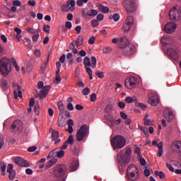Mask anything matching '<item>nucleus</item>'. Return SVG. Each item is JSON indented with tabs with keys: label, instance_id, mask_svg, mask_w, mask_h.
I'll return each mask as SVG.
<instances>
[{
	"label": "nucleus",
	"instance_id": "6",
	"mask_svg": "<svg viewBox=\"0 0 181 181\" xmlns=\"http://www.w3.org/2000/svg\"><path fill=\"white\" fill-rule=\"evenodd\" d=\"M122 6L127 13H134L136 11V3L134 0H124Z\"/></svg>",
	"mask_w": 181,
	"mask_h": 181
},
{
	"label": "nucleus",
	"instance_id": "42",
	"mask_svg": "<svg viewBox=\"0 0 181 181\" xmlns=\"http://www.w3.org/2000/svg\"><path fill=\"white\" fill-rule=\"evenodd\" d=\"M1 172H6V163L1 162L0 164Z\"/></svg>",
	"mask_w": 181,
	"mask_h": 181
},
{
	"label": "nucleus",
	"instance_id": "45",
	"mask_svg": "<svg viewBox=\"0 0 181 181\" xmlns=\"http://www.w3.org/2000/svg\"><path fill=\"white\" fill-rule=\"evenodd\" d=\"M40 107L39 106V104L35 105L34 107V112L36 114V115H39V109Z\"/></svg>",
	"mask_w": 181,
	"mask_h": 181
},
{
	"label": "nucleus",
	"instance_id": "24",
	"mask_svg": "<svg viewBox=\"0 0 181 181\" xmlns=\"http://www.w3.org/2000/svg\"><path fill=\"white\" fill-rule=\"evenodd\" d=\"M148 102L153 107H156V105H158V97H156V96H151L148 99Z\"/></svg>",
	"mask_w": 181,
	"mask_h": 181
},
{
	"label": "nucleus",
	"instance_id": "12",
	"mask_svg": "<svg viewBox=\"0 0 181 181\" xmlns=\"http://www.w3.org/2000/svg\"><path fill=\"white\" fill-rule=\"evenodd\" d=\"M132 25H134V17L129 16L123 25L124 32H129V29H131Z\"/></svg>",
	"mask_w": 181,
	"mask_h": 181
},
{
	"label": "nucleus",
	"instance_id": "29",
	"mask_svg": "<svg viewBox=\"0 0 181 181\" xmlns=\"http://www.w3.org/2000/svg\"><path fill=\"white\" fill-rule=\"evenodd\" d=\"M84 41V38L83 37V36L79 35L77 40L75 41V44L76 45V47H78V46H81V45H83Z\"/></svg>",
	"mask_w": 181,
	"mask_h": 181
},
{
	"label": "nucleus",
	"instance_id": "32",
	"mask_svg": "<svg viewBox=\"0 0 181 181\" xmlns=\"http://www.w3.org/2000/svg\"><path fill=\"white\" fill-rule=\"evenodd\" d=\"M156 176H158L160 179H165L166 175H165L164 173L162 171H155Z\"/></svg>",
	"mask_w": 181,
	"mask_h": 181
},
{
	"label": "nucleus",
	"instance_id": "8",
	"mask_svg": "<svg viewBox=\"0 0 181 181\" xmlns=\"http://www.w3.org/2000/svg\"><path fill=\"white\" fill-rule=\"evenodd\" d=\"M67 168L64 165H59L57 166L54 170V175L55 177H63L66 175Z\"/></svg>",
	"mask_w": 181,
	"mask_h": 181
},
{
	"label": "nucleus",
	"instance_id": "61",
	"mask_svg": "<svg viewBox=\"0 0 181 181\" xmlns=\"http://www.w3.org/2000/svg\"><path fill=\"white\" fill-rule=\"evenodd\" d=\"M141 129V131H143L144 134L145 135H148V127H142L141 128H140Z\"/></svg>",
	"mask_w": 181,
	"mask_h": 181
},
{
	"label": "nucleus",
	"instance_id": "16",
	"mask_svg": "<svg viewBox=\"0 0 181 181\" xmlns=\"http://www.w3.org/2000/svg\"><path fill=\"white\" fill-rule=\"evenodd\" d=\"M167 54L173 60H179V54L172 47L168 48Z\"/></svg>",
	"mask_w": 181,
	"mask_h": 181
},
{
	"label": "nucleus",
	"instance_id": "54",
	"mask_svg": "<svg viewBox=\"0 0 181 181\" xmlns=\"http://www.w3.org/2000/svg\"><path fill=\"white\" fill-rule=\"evenodd\" d=\"M113 21H115V22H118V21H119V14L115 13L113 15Z\"/></svg>",
	"mask_w": 181,
	"mask_h": 181
},
{
	"label": "nucleus",
	"instance_id": "3",
	"mask_svg": "<svg viewBox=\"0 0 181 181\" xmlns=\"http://www.w3.org/2000/svg\"><path fill=\"white\" fill-rule=\"evenodd\" d=\"M111 145L114 151L122 149L127 145V140L123 136L117 135L111 139Z\"/></svg>",
	"mask_w": 181,
	"mask_h": 181
},
{
	"label": "nucleus",
	"instance_id": "44",
	"mask_svg": "<svg viewBox=\"0 0 181 181\" xmlns=\"http://www.w3.org/2000/svg\"><path fill=\"white\" fill-rule=\"evenodd\" d=\"M95 76L99 78H104V72H100V71H97L95 72Z\"/></svg>",
	"mask_w": 181,
	"mask_h": 181
},
{
	"label": "nucleus",
	"instance_id": "43",
	"mask_svg": "<svg viewBox=\"0 0 181 181\" xmlns=\"http://www.w3.org/2000/svg\"><path fill=\"white\" fill-rule=\"evenodd\" d=\"M26 31L32 35H36V30L33 29V28H27Z\"/></svg>",
	"mask_w": 181,
	"mask_h": 181
},
{
	"label": "nucleus",
	"instance_id": "2",
	"mask_svg": "<svg viewBox=\"0 0 181 181\" xmlns=\"http://www.w3.org/2000/svg\"><path fill=\"white\" fill-rule=\"evenodd\" d=\"M12 70V61L6 57L0 60V72L4 77H6Z\"/></svg>",
	"mask_w": 181,
	"mask_h": 181
},
{
	"label": "nucleus",
	"instance_id": "1",
	"mask_svg": "<svg viewBox=\"0 0 181 181\" xmlns=\"http://www.w3.org/2000/svg\"><path fill=\"white\" fill-rule=\"evenodd\" d=\"M131 153H132V149L130 147H127L126 151L122 150L117 154L116 162L120 169L125 168L129 161L131 160Z\"/></svg>",
	"mask_w": 181,
	"mask_h": 181
},
{
	"label": "nucleus",
	"instance_id": "26",
	"mask_svg": "<svg viewBox=\"0 0 181 181\" xmlns=\"http://www.w3.org/2000/svg\"><path fill=\"white\" fill-rule=\"evenodd\" d=\"M98 11L94 9H89L86 11V15L88 16H97Z\"/></svg>",
	"mask_w": 181,
	"mask_h": 181
},
{
	"label": "nucleus",
	"instance_id": "63",
	"mask_svg": "<svg viewBox=\"0 0 181 181\" xmlns=\"http://www.w3.org/2000/svg\"><path fill=\"white\" fill-rule=\"evenodd\" d=\"M111 52V47H106L103 49V53H110Z\"/></svg>",
	"mask_w": 181,
	"mask_h": 181
},
{
	"label": "nucleus",
	"instance_id": "5",
	"mask_svg": "<svg viewBox=\"0 0 181 181\" xmlns=\"http://www.w3.org/2000/svg\"><path fill=\"white\" fill-rule=\"evenodd\" d=\"M127 177L129 180L136 181L139 179V170L135 165H131L127 168Z\"/></svg>",
	"mask_w": 181,
	"mask_h": 181
},
{
	"label": "nucleus",
	"instance_id": "9",
	"mask_svg": "<svg viewBox=\"0 0 181 181\" xmlns=\"http://www.w3.org/2000/svg\"><path fill=\"white\" fill-rule=\"evenodd\" d=\"M76 1L75 0H69L66 4H63L61 6L62 12H69V11H74L76 8Z\"/></svg>",
	"mask_w": 181,
	"mask_h": 181
},
{
	"label": "nucleus",
	"instance_id": "23",
	"mask_svg": "<svg viewBox=\"0 0 181 181\" xmlns=\"http://www.w3.org/2000/svg\"><path fill=\"white\" fill-rule=\"evenodd\" d=\"M165 118L168 122H170L173 118H175V116L173 115V112H172V110L167 109L165 112Z\"/></svg>",
	"mask_w": 181,
	"mask_h": 181
},
{
	"label": "nucleus",
	"instance_id": "19",
	"mask_svg": "<svg viewBox=\"0 0 181 181\" xmlns=\"http://www.w3.org/2000/svg\"><path fill=\"white\" fill-rule=\"evenodd\" d=\"M129 45V40L126 37H122L119 39V47L120 49H127Z\"/></svg>",
	"mask_w": 181,
	"mask_h": 181
},
{
	"label": "nucleus",
	"instance_id": "50",
	"mask_svg": "<svg viewBox=\"0 0 181 181\" xmlns=\"http://www.w3.org/2000/svg\"><path fill=\"white\" fill-rule=\"evenodd\" d=\"M39 37H40V35L39 34H35L33 36V42H36L39 40Z\"/></svg>",
	"mask_w": 181,
	"mask_h": 181
},
{
	"label": "nucleus",
	"instance_id": "27",
	"mask_svg": "<svg viewBox=\"0 0 181 181\" xmlns=\"http://www.w3.org/2000/svg\"><path fill=\"white\" fill-rule=\"evenodd\" d=\"M57 151H59V148H55L54 150L52 151L47 156V159L57 158Z\"/></svg>",
	"mask_w": 181,
	"mask_h": 181
},
{
	"label": "nucleus",
	"instance_id": "17",
	"mask_svg": "<svg viewBox=\"0 0 181 181\" xmlns=\"http://www.w3.org/2000/svg\"><path fill=\"white\" fill-rule=\"evenodd\" d=\"M14 162L16 165H18V166H22L23 168H29L30 165L29 163L26 161V160H24L21 157H17L14 159Z\"/></svg>",
	"mask_w": 181,
	"mask_h": 181
},
{
	"label": "nucleus",
	"instance_id": "18",
	"mask_svg": "<svg viewBox=\"0 0 181 181\" xmlns=\"http://www.w3.org/2000/svg\"><path fill=\"white\" fill-rule=\"evenodd\" d=\"M50 88H52V86H46L40 91V93L38 95L40 100H42V98H46V96L47 95V94H49V91H50Z\"/></svg>",
	"mask_w": 181,
	"mask_h": 181
},
{
	"label": "nucleus",
	"instance_id": "35",
	"mask_svg": "<svg viewBox=\"0 0 181 181\" xmlns=\"http://www.w3.org/2000/svg\"><path fill=\"white\" fill-rule=\"evenodd\" d=\"M64 151L59 148V150H57V158H63V156H64Z\"/></svg>",
	"mask_w": 181,
	"mask_h": 181
},
{
	"label": "nucleus",
	"instance_id": "49",
	"mask_svg": "<svg viewBox=\"0 0 181 181\" xmlns=\"http://www.w3.org/2000/svg\"><path fill=\"white\" fill-rule=\"evenodd\" d=\"M13 5L14 6H21V5H22V3L19 0H14L13 1Z\"/></svg>",
	"mask_w": 181,
	"mask_h": 181
},
{
	"label": "nucleus",
	"instance_id": "37",
	"mask_svg": "<svg viewBox=\"0 0 181 181\" xmlns=\"http://www.w3.org/2000/svg\"><path fill=\"white\" fill-rule=\"evenodd\" d=\"M23 42L25 43V45L26 46H28V47H30V49H32V45H30V40L28 38H24Z\"/></svg>",
	"mask_w": 181,
	"mask_h": 181
},
{
	"label": "nucleus",
	"instance_id": "57",
	"mask_svg": "<svg viewBox=\"0 0 181 181\" xmlns=\"http://www.w3.org/2000/svg\"><path fill=\"white\" fill-rule=\"evenodd\" d=\"M72 26L73 25L71 24V22H70V21L66 22L65 27L66 28V29H71Z\"/></svg>",
	"mask_w": 181,
	"mask_h": 181
},
{
	"label": "nucleus",
	"instance_id": "22",
	"mask_svg": "<svg viewBox=\"0 0 181 181\" xmlns=\"http://www.w3.org/2000/svg\"><path fill=\"white\" fill-rule=\"evenodd\" d=\"M60 134H59V132L56 130H52V138L53 141H54V144L57 145V144H60V141H62V139H59Z\"/></svg>",
	"mask_w": 181,
	"mask_h": 181
},
{
	"label": "nucleus",
	"instance_id": "38",
	"mask_svg": "<svg viewBox=\"0 0 181 181\" xmlns=\"http://www.w3.org/2000/svg\"><path fill=\"white\" fill-rule=\"evenodd\" d=\"M8 173H9V175H8L9 180H13V179H15V176H16V173H15V171L10 172Z\"/></svg>",
	"mask_w": 181,
	"mask_h": 181
},
{
	"label": "nucleus",
	"instance_id": "10",
	"mask_svg": "<svg viewBox=\"0 0 181 181\" xmlns=\"http://www.w3.org/2000/svg\"><path fill=\"white\" fill-rule=\"evenodd\" d=\"M23 130V123L21 120H16L11 124V131L16 134H21Z\"/></svg>",
	"mask_w": 181,
	"mask_h": 181
},
{
	"label": "nucleus",
	"instance_id": "11",
	"mask_svg": "<svg viewBox=\"0 0 181 181\" xmlns=\"http://www.w3.org/2000/svg\"><path fill=\"white\" fill-rule=\"evenodd\" d=\"M137 83L138 81L136 80V78L134 76H131L130 78L125 79L124 86L127 87V88L131 90V88H134L136 86Z\"/></svg>",
	"mask_w": 181,
	"mask_h": 181
},
{
	"label": "nucleus",
	"instance_id": "13",
	"mask_svg": "<svg viewBox=\"0 0 181 181\" xmlns=\"http://www.w3.org/2000/svg\"><path fill=\"white\" fill-rule=\"evenodd\" d=\"M177 28V25H176V23L173 22H170L164 26V32H165V33H168L169 35H170V33H173V32L176 30Z\"/></svg>",
	"mask_w": 181,
	"mask_h": 181
},
{
	"label": "nucleus",
	"instance_id": "41",
	"mask_svg": "<svg viewBox=\"0 0 181 181\" xmlns=\"http://www.w3.org/2000/svg\"><path fill=\"white\" fill-rule=\"evenodd\" d=\"M13 165H12L11 163H9L7 165V173H11V172H13Z\"/></svg>",
	"mask_w": 181,
	"mask_h": 181
},
{
	"label": "nucleus",
	"instance_id": "7",
	"mask_svg": "<svg viewBox=\"0 0 181 181\" xmlns=\"http://www.w3.org/2000/svg\"><path fill=\"white\" fill-rule=\"evenodd\" d=\"M181 11L180 6H174L173 7L169 13V17L170 21H173L176 22V21H179V18H180Z\"/></svg>",
	"mask_w": 181,
	"mask_h": 181
},
{
	"label": "nucleus",
	"instance_id": "28",
	"mask_svg": "<svg viewBox=\"0 0 181 181\" xmlns=\"http://www.w3.org/2000/svg\"><path fill=\"white\" fill-rule=\"evenodd\" d=\"M83 64L85 67H91V60L90 59V57H85L83 59Z\"/></svg>",
	"mask_w": 181,
	"mask_h": 181
},
{
	"label": "nucleus",
	"instance_id": "64",
	"mask_svg": "<svg viewBox=\"0 0 181 181\" xmlns=\"http://www.w3.org/2000/svg\"><path fill=\"white\" fill-rule=\"evenodd\" d=\"M118 107H119L122 110H124V108H125V103L119 102Z\"/></svg>",
	"mask_w": 181,
	"mask_h": 181
},
{
	"label": "nucleus",
	"instance_id": "59",
	"mask_svg": "<svg viewBox=\"0 0 181 181\" xmlns=\"http://www.w3.org/2000/svg\"><path fill=\"white\" fill-rule=\"evenodd\" d=\"M28 5L30 6H35V5H36V1L35 0H29L28 1Z\"/></svg>",
	"mask_w": 181,
	"mask_h": 181
},
{
	"label": "nucleus",
	"instance_id": "33",
	"mask_svg": "<svg viewBox=\"0 0 181 181\" xmlns=\"http://www.w3.org/2000/svg\"><path fill=\"white\" fill-rule=\"evenodd\" d=\"M65 143H66V144H69V145H73V144H74V139L73 137V135H70L69 136V138L66 139V141H65Z\"/></svg>",
	"mask_w": 181,
	"mask_h": 181
},
{
	"label": "nucleus",
	"instance_id": "30",
	"mask_svg": "<svg viewBox=\"0 0 181 181\" xmlns=\"http://www.w3.org/2000/svg\"><path fill=\"white\" fill-rule=\"evenodd\" d=\"M1 86L2 88L6 90V88H8V81L5 78H2L1 80Z\"/></svg>",
	"mask_w": 181,
	"mask_h": 181
},
{
	"label": "nucleus",
	"instance_id": "48",
	"mask_svg": "<svg viewBox=\"0 0 181 181\" xmlns=\"http://www.w3.org/2000/svg\"><path fill=\"white\" fill-rule=\"evenodd\" d=\"M95 100H97V95L95 93H93L90 95V100L91 101V103H94L95 102Z\"/></svg>",
	"mask_w": 181,
	"mask_h": 181
},
{
	"label": "nucleus",
	"instance_id": "25",
	"mask_svg": "<svg viewBox=\"0 0 181 181\" xmlns=\"http://www.w3.org/2000/svg\"><path fill=\"white\" fill-rule=\"evenodd\" d=\"M58 108L59 110V115H63L64 114V110H66V107H64V105H63V102H58Z\"/></svg>",
	"mask_w": 181,
	"mask_h": 181
},
{
	"label": "nucleus",
	"instance_id": "46",
	"mask_svg": "<svg viewBox=\"0 0 181 181\" xmlns=\"http://www.w3.org/2000/svg\"><path fill=\"white\" fill-rule=\"evenodd\" d=\"M76 41H73L72 42L70 43L69 49L70 50H73V49H76Z\"/></svg>",
	"mask_w": 181,
	"mask_h": 181
},
{
	"label": "nucleus",
	"instance_id": "62",
	"mask_svg": "<svg viewBox=\"0 0 181 181\" xmlns=\"http://www.w3.org/2000/svg\"><path fill=\"white\" fill-rule=\"evenodd\" d=\"M152 124H153L152 121L149 120V119L144 120V125L151 126L152 125Z\"/></svg>",
	"mask_w": 181,
	"mask_h": 181
},
{
	"label": "nucleus",
	"instance_id": "51",
	"mask_svg": "<svg viewBox=\"0 0 181 181\" xmlns=\"http://www.w3.org/2000/svg\"><path fill=\"white\" fill-rule=\"evenodd\" d=\"M165 165L166 168H168L170 172H175V168H173V166H172L170 163H166Z\"/></svg>",
	"mask_w": 181,
	"mask_h": 181
},
{
	"label": "nucleus",
	"instance_id": "58",
	"mask_svg": "<svg viewBox=\"0 0 181 181\" xmlns=\"http://www.w3.org/2000/svg\"><path fill=\"white\" fill-rule=\"evenodd\" d=\"M56 162H57V159H56V158L51 159L49 161V166H53V165H54L56 163Z\"/></svg>",
	"mask_w": 181,
	"mask_h": 181
},
{
	"label": "nucleus",
	"instance_id": "4",
	"mask_svg": "<svg viewBox=\"0 0 181 181\" xmlns=\"http://www.w3.org/2000/svg\"><path fill=\"white\" fill-rule=\"evenodd\" d=\"M88 134H90L88 126H87V124H83L76 132V141H78V142L84 141V139L88 136Z\"/></svg>",
	"mask_w": 181,
	"mask_h": 181
},
{
	"label": "nucleus",
	"instance_id": "21",
	"mask_svg": "<svg viewBox=\"0 0 181 181\" xmlns=\"http://www.w3.org/2000/svg\"><path fill=\"white\" fill-rule=\"evenodd\" d=\"M134 53H135V47L132 45L127 47L123 51V54H124V56H131Z\"/></svg>",
	"mask_w": 181,
	"mask_h": 181
},
{
	"label": "nucleus",
	"instance_id": "56",
	"mask_svg": "<svg viewBox=\"0 0 181 181\" xmlns=\"http://www.w3.org/2000/svg\"><path fill=\"white\" fill-rule=\"evenodd\" d=\"M88 43L89 45H94V43H95V37H90Z\"/></svg>",
	"mask_w": 181,
	"mask_h": 181
},
{
	"label": "nucleus",
	"instance_id": "34",
	"mask_svg": "<svg viewBox=\"0 0 181 181\" xmlns=\"http://www.w3.org/2000/svg\"><path fill=\"white\" fill-rule=\"evenodd\" d=\"M78 169V162H76L71 165V172H76Z\"/></svg>",
	"mask_w": 181,
	"mask_h": 181
},
{
	"label": "nucleus",
	"instance_id": "39",
	"mask_svg": "<svg viewBox=\"0 0 181 181\" xmlns=\"http://www.w3.org/2000/svg\"><path fill=\"white\" fill-rule=\"evenodd\" d=\"M42 30L46 33H49L50 32V25H44L42 28Z\"/></svg>",
	"mask_w": 181,
	"mask_h": 181
},
{
	"label": "nucleus",
	"instance_id": "55",
	"mask_svg": "<svg viewBox=\"0 0 181 181\" xmlns=\"http://www.w3.org/2000/svg\"><path fill=\"white\" fill-rule=\"evenodd\" d=\"M125 101L127 103V104H131V103H134V99L129 96L126 98Z\"/></svg>",
	"mask_w": 181,
	"mask_h": 181
},
{
	"label": "nucleus",
	"instance_id": "40",
	"mask_svg": "<svg viewBox=\"0 0 181 181\" xmlns=\"http://www.w3.org/2000/svg\"><path fill=\"white\" fill-rule=\"evenodd\" d=\"M11 62L17 71H19V66H18V63L16 62V60L15 59H11Z\"/></svg>",
	"mask_w": 181,
	"mask_h": 181
},
{
	"label": "nucleus",
	"instance_id": "47",
	"mask_svg": "<svg viewBox=\"0 0 181 181\" xmlns=\"http://www.w3.org/2000/svg\"><path fill=\"white\" fill-rule=\"evenodd\" d=\"M82 93L83 94V95H88V94H90V88H85L82 90Z\"/></svg>",
	"mask_w": 181,
	"mask_h": 181
},
{
	"label": "nucleus",
	"instance_id": "20",
	"mask_svg": "<svg viewBox=\"0 0 181 181\" xmlns=\"http://www.w3.org/2000/svg\"><path fill=\"white\" fill-rule=\"evenodd\" d=\"M161 43L164 47H169V46H172V39L169 37H163L161 39Z\"/></svg>",
	"mask_w": 181,
	"mask_h": 181
},
{
	"label": "nucleus",
	"instance_id": "60",
	"mask_svg": "<svg viewBox=\"0 0 181 181\" xmlns=\"http://www.w3.org/2000/svg\"><path fill=\"white\" fill-rule=\"evenodd\" d=\"M58 125H59V127H60L61 128H63V127H64V120H63V119H59V120H58Z\"/></svg>",
	"mask_w": 181,
	"mask_h": 181
},
{
	"label": "nucleus",
	"instance_id": "15",
	"mask_svg": "<svg viewBox=\"0 0 181 181\" xmlns=\"http://www.w3.org/2000/svg\"><path fill=\"white\" fill-rule=\"evenodd\" d=\"M171 149L175 153H181V141L175 140L171 144Z\"/></svg>",
	"mask_w": 181,
	"mask_h": 181
},
{
	"label": "nucleus",
	"instance_id": "14",
	"mask_svg": "<svg viewBox=\"0 0 181 181\" xmlns=\"http://www.w3.org/2000/svg\"><path fill=\"white\" fill-rule=\"evenodd\" d=\"M13 87L14 88V98L16 100L18 97L22 98V86H19L18 83L13 82Z\"/></svg>",
	"mask_w": 181,
	"mask_h": 181
},
{
	"label": "nucleus",
	"instance_id": "53",
	"mask_svg": "<svg viewBox=\"0 0 181 181\" xmlns=\"http://www.w3.org/2000/svg\"><path fill=\"white\" fill-rule=\"evenodd\" d=\"M37 149V147L36 146H30L28 148V152H35Z\"/></svg>",
	"mask_w": 181,
	"mask_h": 181
},
{
	"label": "nucleus",
	"instance_id": "36",
	"mask_svg": "<svg viewBox=\"0 0 181 181\" xmlns=\"http://www.w3.org/2000/svg\"><path fill=\"white\" fill-rule=\"evenodd\" d=\"M91 62L92 69H95V67H97V58H95V57H91Z\"/></svg>",
	"mask_w": 181,
	"mask_h": 181
},
{
	"label": "nucleus",
	"instance_id": "52",
	"mask_svg": "<svg viewBox=\"0 0 181 181\" xmlns=\"http://www.w3.org/2000/svg\"><path fill=\"white\" fill-rule=\"evenodd\" d=\"M92 27L93 28H97V26H98L99 23H98V21L97 20H93L92 23H91Z\"/></svg>",
	"mask_w": 181,
	"mask_h": 181
},
{
	"label": "nucleus",
	"instance_id": "31",
	"mask_svg": "<svg viewBox=\"0 0 181 181\" xmlns=\"http://www.w3.org/2000/svg\"><path fill=\"white\" fill-rule=\"evenodd\" d=\"M99 8L100 9L101 12H103V13H108V12H110V8L107 6H103L102 4L99 6Z\"/></svg>",
	"mask_w": 181,
	"mask_h": 181
}]
</instances>
